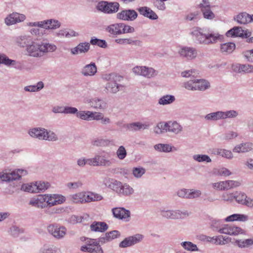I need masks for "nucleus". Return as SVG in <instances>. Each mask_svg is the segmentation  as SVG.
I'll return each instance as SVG.
<instances>
[{"mask_svg":"<svg viewBox=\"0 0 253 253\" xmlns=\"http://www.w3.org/2000/svg\"><path fill=\"white\" fill-rule=\"evenodd\" d=\"M191 34L195 38L196 41L200 44L209 45L215 44L224 41V36L218 32H211L208 34L204 33L203 29L195 27Z\"/></svg>","mask_w":253,"mask_h":253,"instance_id":"obj_1","label":"nucleus"},{"mask_svg":"<svg viewBox=\"0 0 253 253\" xmlns=\"http://www.w3.org/2000/svg\"><path fill=\"white\" fill-rule=\"evenodd\" d=\"M28 133L31 137L40 140L55 141L58 140V136L55 132L43 127L31 128L29 129Z\"/></svg>","mask_w":253,"mask_h":253,"instance_id":"obj_2","label":"nucleus"},{"mask_svg":"<svg viewBox=\"0 0 253 253\" xmlns=\"http://www.w3.org/2000/svg\"><path fill=\"white\" fill-rule=\"evenodd\" d=\"M105 79L108 81L105 85L106 92L116 93L124 89V85L119 83L123 79L122 77L115 74H111L106 75Z\"/></svg>","mask_w":253,"mask_h":253,"instance_id":"obj_3","label":"nucleus"},{"mask_svg":"<svg viewBox=\"0 0 253 253\" xmlns=\"http://www.w3.org/2000/svg\"><path fill=\"white\" fill-rule=\"evenodd\" d=\"M15 41L18 46L26 48L28 55L32 57L36 42L34 41L32 36L29 34L21 35L16 37Z\"/></svg>","mask_w":253,"mask_h":253,"instance_id":"obj_4","label":"nucleus"},{"mask_svg":"<svg viewBox=\"0 0 253 253\" xmlns=\"http://www.w3.org/2000/svg\"><path fill=\"white\" fill-rule=\"evenodd\" d=\"M35 49L32 57H40L42 56L44 53L55 51L57 49V47L55 44L47 42L43 40L40 42L36 43Z\"/></svg>","mask_w":253,"mask_h":253,"instance_id":"obj_5","label":"nucleus"},{"mask_svg":"<svg viewBox=\"0 0 253 253\" xmlns=\"http://www.w3.org/2000/svg\"><path fill=\"white\" fill-rule=\"evenodd\" d=\"M27 171L23 169H17L14 170H5L0 172V179L2 181L11 182L19 180L21 177L26 175Z\"/></svg>","mask_w":253,"mask_h":253,"instance_id":"obj_6","label":"nucleus"},{"mask_svg":"<svg viewBox=\"0 0 253 253\" xmlns=\"http://www.w3.org/2000/svg\"><path fill=\"white\" fill-rule=\"evenodd\" d=\"M120 4L118 2H109L101 1L99 2L96 5V9L105 14H113L118 11Z\"/></svg>","mask_w":253,"mask_h":253,"instance_id":"obj_7","label":"nucleus"},{"mask_svg":"<svg viewBox=\"0 0 253 253\" xmlns=\"http://www.w3.org/2000/svg\"><path fill=\"white\" fill-rule=\"evenodd\" d=\"M160 214L161 216L167 219H182L188 216L190 213L188 211H180L178 210H161Z\"/></svg>","mask_w":253,"mask_h":253,"instance_id":"obj_8","label":"nucleus"},{"mask_svg":"<svg viewBox=\"0 0 253 253\" xmlns=\"http://www.w3.org/2000/svg\"><path fill=\"white\" fill-rule=\"evenodd\" d=\"M132 72L135 75L142 76L150 79L158 75V71L152 67L146 66H135L132 69Z\"/></svg>","mask_w":253,"mask_h":253,"instance_id":"obj_9","label":"nucleus"},{"mask_svg":"<svg viewBox=\"0 0 253 253\" xmlns=\"http://www.w3.org/2000/svg\"><path fill=\"white\" fill-rule=\"evenodd\" d=\"M241 183L239 181L228 180L212 183L213 188L220 191L228 190L239 186Z\"/></svg>","mask_w":253,"mask_h":253,"instance_id":"obj_10","label":"nucleus"},{"mask_svg":"<svg viewBox=\"0 0 253 253\" xmlns=\"http://www.w3.org/2000/svg\"><path fill=\"white\" fill-rule=\"evenodd\" d=\"M47 229L50 235L58 240L63 238L67 232L65 227L55 224H50L47 226Z\"/></svg>","mask_w":253,"mask_h":253,"instance_id":"obj_11","label":"nucleus"},{"mask_svg":"<svg viewBox=\"0 0 253 253\" xmlns=\"http://www.w3.org/2000/svg\"><path fill=\"white\" fill-rule=\"evenodd\" d=\"M115 192L120 196L130 197L134 193V190L128 184L119 181Z\"/></svg>","mask_w":253,"mask_h":253,"instance_id":"obj_12","label":"nucleus"},{"mask_svg":"<svg viewBox=\"0 0 253 253\" xmlns=\"http://www.w3.org/2000/svg\"><path fill=\"white\" fill-rule=\"evenodd\" d=\"M144 236L139 234H136L133 236H129L126 238L119 244V247L121 248H126L132 246L140 242L143 239Z\"/></svg>","mask_w":253,"mask_h":253,"instance_id":"obj_13","label":"nucleus"},{"mask_svg":"<svg viewBox=\"0 0 253 253\" xmlns=\"http://www.w3.org/2000/svg\"><path fill=\"white\" fill-rule=\"evenodd\" d=\"M26 16L16 12L8 14L4 19V23L7 26H11L23 22L26 19Z\"/></svg>","mask_w":253,"mask_h":253,"instance_id":"obj_14","label":"nucleus"},{"mask_svg":"<svg viewBox=\"0 0 253 253\" xmlns=\"http://www.w3.org/2000/svg\"><path fill=\"white\" fill-rule=\"evenodd\" d=\"M109 154L105 151H101L97 153L94 156L96 166H110L112 164V162L109 160Z\"/></svg>","mask_w":253,"mask_h":253,"instance_id":"obj_15","label":"nucleus"},{"mask_svg":"<svg viewBox=\"0 0 253 253\" xmlns=\"http://www.w3.org/2000/svg\"><path fill=\"white\" fill-rule=\"evenodd\" d=\"M113 216L117 219L128 222L130 218V212L124 208H114L112 209Z\"/></svg>","mask_w":253,"mask_h":253,"instance_id":"obj_16","label":"nucleus"},{"mask_svg":"<svg viewBox=\"0 0 253 253\" xmlns=\"http://www.w3.org/2000/svg\"><path fill=\"white\" fill-rule=\"evenodd\" d=\"M137 16V13L133 9H124L117 14L116 18L123 21H133Z\"/></svg>","mask_w":253,"mask_h":253,"instance_id":"obj_17","label":"nucleus"},{"mask_svg":"<svg viewBox=\"0 0 253 253\" xmlns=\"http://www.w3.org/2000/svg\"><path fill=\"white\" fill-rule=\"evenodd\" d=\"M47 207H51L63 203L65 201V197L59 194H45Z\"/></svg>","mask_w":253,"mask_h":253,"instance_id":"obj_18","label":"nucleus"},{"mask_svg":"<svg viewBox=\"0 0 253 253\" xmlns=\"http://www.w3.org/2000/svg\"><path fill=\"white\" fill-rule=\"evenodd\" d=\"M46 197L45 194H42L34 197L30 200L29 205L39 209L46 208L47 207Z\"/></svg>","mask_w":253,"mask_h":253,"instance_id":"obj_19","label":"nucleus"},{"mask_svg":"<svg viewBox=\"0 0 253 253\" xmlns=\"http://www.w3.org/2000/svg\"><path fill=\"white\" fill-rule=\"evenodd\" d=\"M232 69L239 74L253 73V65L250 64H234L232 65Z\"/></svg>","mask_w":253,"mask_h":253,"instance_id":"obj_20","label":"nucleus"},{"mask_svg":"<svg viewBox=\"0 0 253 253\" xmlns=\"http://www.w3.org/2000/svg\"><path fill=\"white\" fill-rule=\"evenodd\" d=\"M181 56L186 58L187 59H193L197 55V50L192 47H182L179 51Z\"/></svg>","mask_w":253,"mask_h":253,"instance_id":"obj_21","label":"nucleus"},{"mask_svg":"<svg viewBox=\"0 0 253 253\" xmlns=\"http://www.w3.org/2000/svg\"><path fill=\"white\" fill-rule=\"evenodd\" d=\"M90 46L89 42H84L80 43L76 47L72 48L70 49L71 53L74 55L86 53L89 50Z\"/></svg>","mask_w":253,"mask_h":253,"instance_id":"obj_22","label":"nucleus"},{"mask_svg":"<svg viewBox=\"0 0 253 253\" xmlns=\"http://www.w3.org/2000/svg\"><path fill=\"white\" fill-rule=\"evenodd\" d=\"M253 150V143L247 142L236 145L233 149V152L237 153H245Z\"/></svg>","mask_w":253,"mask_h":253,"instance_id":"obj_23","label":"nucleus"},{"mask_svg":"<svg viewBox=\"0 0 253 253\" xmlns=\"http://www.w3.org/2000/svg\"><path fill=\"white\" fill-rule=\"evenodd\" d=\"M140 14L151 20H156L158 18L157 14L150 8L147 6H142L137 9Z\"/></svg>","mask_w":253,"mask_h":253,"instance_id":"obj_24","label":"nucleus"},{"mask_svg":"<svg viewBox=\"0 0 253 253\" xmlns=\"http://www.w3.org/2000/svg\"><path fill=\"white\" fill-rule=\"evenodd\" d=\"M85 243L89 248H91L90 250L92 251L91 252V253H103V250L100 245H99V242L97 239L86 238L85 239Z\"/></svg>","mask_w":253,"mask_h":253,"instance_id":"obj_25","label":"nucleus"},{"mask_svg":"<svg viewBox=\"0 0 253 253\" xmlns=\"http://www.w3.org/2000/svg\"><path fill=\"white\" fill-rule=\"evenodd\" d=\"M81 74L85 77L93 76L97 73V67L95 63L91 62L85 65L81 72Z\"/></svg>","mask_w":253,"mask_h":253,"instance_id":"obj_26","label":"nucleus"},{"mask_svg":"<svg viewBox=\"0 0 253 253\" xmlns=\"http://www.w3.org/2000/svg\"><path fill=\"white\" fill-rule=\"evenodd\" d=\"M39 253H62L60 248L50 244H44L39 250Z\"/></svg>","mask_w":253,"mask_h":253,"instance_id":"obj_27","label":"nucleus"},{"mask_svg":"<svg viewBox=\"0 0 253 253\" xmlns=\"http://www.w3.org/2000/svg\"><path fill=\"white\" fill-rule=\"evenodd\" d=\"M122 23H114L108 26L106 28V31L109 34L118 36L122 34Z\"/></svg>","mask_w":253,"mask_h":253,"instance_id":"obj_28","label":"nucleus"},{"mask_svg":"<svg viewBox=\"0 0 253 253\" xmlns=\"http://www.w3.org/2000/svg\"><path fill=\"white\" fill-rule=\"evenodd\" d=\"M149 126L150 125L148 123L143 124L138 122L128 124L126 125L127 128L131 131H136L141 129H147Z\"/></svg>","mask_w":253,"mask_h":253,"instance_id":"obj_29","label":"nucleus"},{"mask_svg":"<svg viewBox=\"0 0 253 253\" xmlns=\"http://www.w3.org/2000/svg\"><path fill=\"white\" fill-rule=\"evenodd\" d=\"M90 227L92 231L103 232L108 229V225L104 222L94 221Z\"/></svg>","mask_w":253,"mask_h":253,"instance_id":"obj_30","label":"nucleus"},{"mask_svg":"<svg viewBox=\"0 0 253 253\" xmlns=\"http://www.w3.org/2000/svg\"><path fill=\"white\" fill-rule=\"evenodd\" d=\"M88 103L94 109H104L106 107V103L101 98H94L89 100Z\"/></svg>","mask_w":253,"mask_h":253,"instance_id":"obj_31","label":"nucleus"},{"mask_svg":"<svg viewBox=\"0 0 253 253\" xmlns=\"http://www.w3.org/2000/svg\"><path fill=\"white\" fill-rule=\"evenodd\" d=\"M115 42L117 43L122 45L130 44L138 46H142V42L140 41L133 40L131 38L117 39L115 40Z\"/></svg>","mask_w":253,"mask_h":253,"instance_id":"obj_32","label":"nucleus"},{"mask_svg":"<svg viewBox=\"0 0 253 253\" xmlns=\"http://www.w3.org/2000/svg\"><path fill=\"white\" fill-rule=\"evenodd\" d=\"M84 203L91 202L99 201L103 199V197L97 193L91 192H84Z\"/></svg>","mask_w":253,"mask_h":253,"instance_id":"obj_33","label":"nucleus"},{"mask_svg":"<svg viewBox=\"0 0 253 253\" xmlns=\"http://www.w3.org/2000/svg\"><path fill=\"white\" fill-rule=\"evenodd\" d=\"M182 126L176 121H169V132L175 134L180 133L182 130Z\"/></svg>","mask_w":253,"mask_h":253,"instance_id":"obj_34","label":"nucleus"},{"mask_svg":"<svg viewBox=\"0 0 253 253\" xmlns=\"http://www.w3.org/2000/svg\"><path fill=\"white\" fill-rule=\"evenodd\" d=\"M236 45L234 42H229L220 45V51L225 54L231 53L235 49Z\"/></svg>","mask_w":253,"mask_h":253,"instance_id":"obj_35","label":"nucleus"},{"mask_svg":"<svg viewBox=\"0 0 253 253\" xmlns=\"http://www.w3.org/2000/svg\"><path fill=\"white\" fill-rule=\"evenodd\" d=\"M118 182L119 180L109 177H104L103 180V184L114 192L117 187Z\"/></svg>","mask_w":253,"mask_h":253,"instance_id":"obj_36","label":"nucleus"},{"mask_svg":"<svg viewBox=\"0 0 253 253\" xmlns=\"http://www.w3.org/2000/svg\"><path fill=\"white\" fill-rule=\"evenodd\" d=\"M243 30L241 27H234L226 33V36L228 37H241L243 36Z\"/></svg>","mask_w":253,"mask_h":253,"instance_id":"obj_37","label":"nucleus"},{"mask_svg":"<svg viewBox=\"0 0 253 253\" xmlns=\"http://www.w3.org/2000/svg\"><path fill=\"white\" fill-rule=\"evenodd\" d=\"M196 90L204 91L209 89L211 85L208 81L204 79L196 80Z\"/></svg>","mask_w":253,"mask_h":253,"instance_id":"obj_38","label":"nucleus"},{"mask_svg":"<svg viewBox=\"0 0 253 253\" xmlns=\"http://www.w3.org/2000/svg\"><path fill=\"white\" fill-rule=\"evenodd\" d=\"M34 187L36 189V193L45 191L50 187V184L48 182L42 181H36L35 183Z\"/></svg>","mask_w":253,"mask_h":253,"instance_id":"obj_39","label":"nucleus"},{"mask_svg":"<svg viewBox=\"0 0 253 253\" xmlns=\"http://www.w3.org/2000/svg\"><path fill=\"white\" fill-rule=\"evenodd\" d=\"M249 14L246 12H241L234 17V20L240 24L248 23Z\"/></svg>","mask_w":253,"mask_h":253,"instance_id":"obj_40","label":"nucleus"},{"mask_svg":"<svg viewBox=\"0 0 253 253\" xmlns=\"http://www.w3.org/2000/svg\"><path fill=\"white\" fill-rule=\"evenodd\" d=\"M175 100V97L172 95H166L161 97L159 100V104L166 105L171 104Z\"/></svg>","mask_w":253,"mask_h":253,"instance_id":"obj_41","label":"nucleus"},{"mask_svg":"<svg viewBox=\"0 0 253 253\" xmlns=\"http://www.w3.org/2000/svg\"><path fill=\"white\" fill-rule=\"evenodd\" d=\"M181 246L186 250L190 252L199 251V249L196 244L191 242L184 241L180 243Z\"/></svg>","mask_w":253,"mask_h":253,"instance_id":"obj_42","label":"nucleus"},{"mask_svg":"<svg viewBox=\"0 0 253 253\" xmlns=\"http://www.w3.org/2000/svg\"><path fill=\"white\" fill-rule=\"evenodd\" d=\"M84 192H79L71 195V200L75 203H84Z\"/></svg>","mask_w":253,"mask_h":253,"instance_id":"obj_43","label":"nucleus"},{"mask_svg":"<svg viewBox=\"0 0 253 253\" xmlns=\"http://www.w3.org/2000/svg\"><path fill=\"white\" fill-rule=\"evenodd\" d=\"M154 149L161 152L168 153L172 151V147L168 144H158L154 146Z\"/></svg>","mask_w":253,"mask_h":253,"instance_id":"obj_44","label":"nucleus"},{"mask_svg":"<svg viewBox=\"0 0 253 253\" xmlns=\"http://www.w3.org/2000/svg\"><path fill=\"white\" fill-rule=\"evenodd\" d=\"M213 171L215 175L218 176H228L232 174V172L224 167L214 169Z\"/></svg>","mask_w":253,"mask_h":253,"instance_id":"obj_45","label":"nucleus"},{"mask_svg":"<svg viewBox=\"0 0 253 253\" xmlns=\"http://www.w3.org/2000/svg\"><path fill=\"white\" fill-rule=\"evenodd\" d=\"M220 112L218 111L215 112L210 113L205 116V119L208 121H217L221 120Z\"/></svg>","mask_w":253,"mask_h":253,"instance_id":"obj_46","label":"nucleus"},{"mask_svg":"<svg viewBox=\"0 0 253 253\" xmlns=\"http://www.w3.org/2000/svg\"><path fill=\"white\" fill-rule=\"evenodd\" d=\"M237 246L241 248H249L253 245V239H248L244 240H239L235 242Z\"/></svg>","mask_w":253,"mask_h":253,"instance_id":"obj_47","label":"nucleus"},{"mask_svg":"<svg viewBox=\"0 0 253 253\" xmlns=\"http://www.w3.org/2000/svg\"><path fill=\"white\" fill-rule=\"evenodd\" d=\"M44 86L43 83L42 82H39L36 85H28L24 87L26 91L36 92L42 89Z\"/></svg>","mask_w":253,"mask_h":253,"instance_id":"obj_48","label":"nucleus"},{"mask_svg":"<svg viewBox=\"0 0 253 253\" xmlns=\"http://www.w3.org/2000/svg\"><path fill=\"white\" fill-rule=\"evenodd\" d=\"M93 113L89 111H80L77 115V117L84 120L91 121Z\"/></svg>","mask_w":253,"mask_h":253,"instance_id":"obj_49","label":"nucleus"},{"mask_svg":"<svg viewBox=\"0 0 253 253\" xmlns=\"http://www.w3.org/2000/svg\"><path fill=\"white\" fill-rule=\"evenodd\" d=\"M110 141L108 139L96 138L92 141L91 144L93 146L103 147L108 145L110 144Z\"/></svg>","mask_w":253,"mask_h":253,"instance_id":"obj_50","label":"nucleus"},{"mask_svg":"<svg viewBox=\"0 0 253 253\" xmlns=\"http://www.w3.org/2000/svg\"><path fill=\"white\" fill-rule=\"evenodd\" d=\"M193 159L199 163H211V162L210 157L207 155L195 154L193 156Z\"/></svg>","mask_w":253,"mask_h":253,"instance_id":"obj_51","label":"nucleus"},{"mask_svg":"<svg viewBox=\"0 0 253 253\" xmlns=\"http://www.w3.org/2000/svg\"><path fill=\"white\" fill-rule=\"evenodd\" d=\"M199 74L198 71L195 69H191L188 70H185L181 73V75L184 78H196L197 75Z\"/></svg>","mask_w":253,"mask_h":253,"instance_id":"obj_52","label":"nucleus"},{"mask_svg":"<svg viewBox=\"0 0 253 253\" xmlns=\"http://www.w3.org/2000/svg\"><path fill=\"white\" fill-rule=\"evenodd\" d=\"M234 194L235 198H234V199L238 203L243 205L245 203L246 198H247L246 195L244 193L238 191L234 192Z\"/></svg>","mask_w":253,"mask_h":253,"instance_id":"obj_53","label":"nucleus"},{"mask_svg":"<svg viewBox=\"0 0 253 253\" xmlns=\"http://www.w3.org/2000/svg\"><path fill=\"white\" fill-rule=\"evenodd\" d=\"M90 43L92 45H97L101 48H106L107 47V43L106 41L98 39L95 37L91 38Z\"/></svg>","mask_w":253,"mask_h":253,"instance_id":"obj_54","label":"nucleus"},{"mask_svg":"<svg viewBox=\"0 0 253 253\" xmlns=\"http://www.w3.org/2000/svg\"><path fill=\"white\" fill-rule=\"evenodd\" d=\"M213 239L211 241V243L216 245H224L228 242V238H225L223 236H218L212 237Z\"/></svg>","mask_w":253,"mask_h":253,"instance_id":"obj_55","label":"nucleus"},{"mask_svg":"<svg viewBox=\"0 0 253 253\" xmlns=\"http://www.w3.org/2000/svg\"><path fill=\"white\" fill-rule=\"evenodd\" d=\"M211 227L213 231H218L222 227L223 221L220 219H213L211 222Z\"/></svg>","mask_w":253,"mask_h":253,"instance_id":"obj_56","label":"nucleus"},{"mask_svg":"<svg viewBox=\"0 0 253 253\" xmlns=\"http://www.w3.org/2000/svg\"><path fill=\"white\" fill-rule=\"evenodd\" d=\"M145 169L143 168H134L132 170V174L135 177L139 178L145 173Z\"/></svg>","mask_w":253,"mask_h":253,"instance_id":"obj_57","label":"nucleus"},{"mask_svg":"<svg viewBox=\"0 0 253 253\" xmlns=\"http://www.w3.org/2000/svg\"><path fill=\"white\" fill-rule=\"evenodd\" d=\"M219 156L228 160L233 158V153L230 150L223 148H220Z\"/></svg>","mask_w":253,"mask_h":253,"instance_id":"obj_58","label":"nucleus"},{"mask_svg":"<svg viewBox=\"0 0 253 253\" xmlns=\"http://www.w3.org/2000/svg\"><path fill=\"white\" fill-rule=\"evenodd\" d=\"M202 192L199 190L188 189L187 199H195L201 196Z\"/></svg>","mask_w":253,"mask_h":253,"instance_id":"obj_59","label":"nucleus"},{"mask_svg":"<svg viewBox=\"0 0 253 253\" xmlns=\"http://www.w3.org/2000/svg\"><path fill=\"white\" fill-rule=\"evenodd\" d=\"M87 215L84 216H78L73 215L70 218V221L72 224H76L78 223L82 222L84 219H86Z\"/></svg>","mask_w":253,"mask_h":253,"instance_id":"obj_60","label":"nucleus"},{"mask_svg":"<svg viewBox=\"0 0 253 253\" xmlns=\"http://www.w3.org/2000/svg\"><path fill=\"white\" fill-rule=\"evenodd\" d=\"M47 29H56L60 27L61 24L59 21L55 19H48Z\"/></svg>","mask_w":253,"mask_h":253,"instance_id":"obj_61","label":"nucleus"},{"mask_svg":"<svg viewBox=\"0 0 253 253\" xmlns=\"http://www.w3.org/2000/svg\"><path fill=\"white\" fill-rule=\"evenodd\" d=\"M196 80H190L183 84V86L187 90H196Z\"/></svg>","mask_w":253,"mask_h":253,"instance_id":"obj_62","label":"nucleus"},{"mask_svg":"<svg viewBox=\"0 0 253 253\" xmlns=\"http://www.w3.org/2000/svg\"><path fill=\"white\" fill-rule=\"evenodd\" d=\"M116 154L120 160H124L127 155L126 151L124 146H120L117 150Z\"/></svg>","mask_w":253,"mask_h":253,"instance_id":"obj_63","label":"nucleus"},{"mask_svg":"<svg viewBox=\"0 0 253 253\" xmlns=\"http://www.w3.org/2000/svg\"><path fill=\"white\" fill-rule=\"evenodd\" d=\"M204 18L208 20L213 19L215 16L214 13L212 11L211 8L204 10L201 11Z\"/></svg>","mask_w":253,"mask_h":253,"instance_id":"obj_64","label":"nucleus"}]
</instances>
